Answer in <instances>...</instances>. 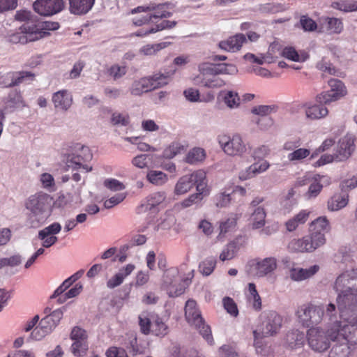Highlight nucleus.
<instances>
[{
  "instance_id": "nucleus-1",
  "label": "nucleus",
  "mask_w": 357,
  "mask_h": 357,
  "mask_svg": "<svg viewBox=\"0 0 357 357\" xmlns=\"http://www.w3.org/2000/svg\"><path fill=\"white\" fill-rule=\"evenodd\" d=\"M342 320L328 322L327 335L331 341L337 344H357V312L351 309L339 310Z\"/></svg>"
},
{
  "instance_id": "nucleus-2",
  "label": "nucleus",
  "mask_w": 357,
  "mask_h": 357,
  "mask_svg": "<svg viewBox=\"0 0 357 357\" xmlns=\"http://www.w3.org/2000/svg\"><path fill=\"white\" fill-rule=\"evenodd\" d=\"M333 287L337 293L336 301L338 310H357V268L340 274L336 278Z\"/></svg>"
},
{
  "instance_id": "nucleus-3",
  "label": "nucleus",
  "mask_w": 357,
  "mask_h": 357,
  "mask_svg": "<svg viewBox=\"0 0 357 357\" xmlns=\"http://www.w3.org/2000/svg\"><path fill=\"white\" fill-rule=\"evenodd\" d=\"M53 204L52 197L47 193L31 195L25 202V207L30 211L27 220L29 226L38 228L44 224L52 214Z\"/></svg>"
},
{
  "instance_id": "nucleus-4",
  "label": "nucleus",
  "mask_w": 357,
  "mask_h": 357,
  "mask_svg": "<svg viewBox=\"0 0 357 357\" xmlns=\"http://www.w3.org/2000/svg\"><path fill=\"white\" fill-rule=\"evenodd\" d=\"M179 269L170 267L166 269L162 275V288L167 291L170 297L179 296L185 292L192 279L194 278V270H190L185 277L181 278Z\"/></svg>"
},
{
  "instance_id": "nucleus-5",
  "label": "nucleus",
  "mask_w": 357,
  "mask_h": 357,
  "mask_svg": "<svg viewBox=\"0 0 357 357\" xmlns=\"http://www.w3.org/2000/svg\"><path fill=\"white\" fill-rule=\"evenodd\" d=\"M174 71L166 73H156L152 76L144 77L133 82L130 93L133 96H141L156 89L167 85L174 75Z\"/></svg>"
},
{
  "instance_id": "nucleus-6",
  "label": "nucleus",
  "mask_w": 357,
  "mask_h": 357,
  "mask_svg": "<svg viewBox=\"0 0 357 357\" xmlns=\"http://www.w3.org/2000/svg\"><path fill=\"white\" fill-rule=\"evenodd\" d=\"M185 317L187 322L198 330L200 335L209 344H213L211 327L205 323L195 300L189 299L185 305Z\"/></svg>"
},
{
  "instance_id": "nucleus-7",
  "label": "nucleus",
  "mask_w": 357,
  "mask_h": 357,
  "mask_svg": "<svg viewBox=\"0 0 357 357\" xmlns=\"http://www.w3.org/2000/svg\"><path fill=\"white\" fill-rule=\"evenodd\" d=\"M72 153H68L66 158V166L73 170L82 169L84 172H89L92 167L87 162L92 160L93 154L88 146L76 144L71 147Z\"/></svg>"
},
{
  "instance_id": "nucleus-8",
  "label": "nucleus",
  "mask_w": 357,
  "mask_h": 357,
  "mask_svg": "<svg viewBox=\"0 0 357 357\" xmlns=\"http://www.w3.org/2000/svg\"><path fill=\"white\" fill-rule=\"evenodd\" d=\"M130 13L139 14L136 22H153L171 16V13L166 5L155 3L139 6L132 9Z\"/></svg>"
},
{
  "instance_id": "nucleus-9",
  "label": "nucleus",
  "mask_w": 357,
  "mask_h": 357,
  "mask_svg": "<svg viewBox=\"0 0 357 357\" xmlns=\"http://www.w3.org/2000/svg\"><path fill=\"white\" fill-rule=\"evenodd\" d=\"M325 234L321 231H312L310 235L302 238L293 239L289 243V248L295 252H312L326 243Z\"/></svg>"
},
{
  "instance_id": "nucleus-10",
  "label": "nucleus",
  "mask_w": 357,
  "mask_h": 357,
  "mask_svg": "<svg viewBox=\"0 0 357 357\" xmlns=\"http://www.w3.org/2000/svg\"><path fill=\"white\" fill-rule=\"evenodd\" d=\"M26 24H24L21 27L20 32L10 34L8 36V40L13 44H25L39 40L50 34L48 31H43V29L38 28L36 24H33L32 26L28 27L25 26Z\"/></svg>"
},
{
  "instance_id": "nucleus-11",
  "label": "nucleus",
  "mask_w": 357,
  "mask_h": 357,
  "mask_svg": "<svg viewBox=\"0 0 357 357\" xmlns=\"http://www.w3.org/2000/svg\"><path fill=\"white\" fill-rule=\"evenodd\" d=\"M296 314L304 326L311 327L321 323L324 314V307L312 304L304 305L298 309Z\"/></svg>"
},
{
  "instance_id": "nucleus-12",
  "label": "nucleus",
  "mask_w": 357,
  "mask_h": 357,
  "mask_svg": "<svg viewBox=\"0 0 357 357\" xmlns=\"http://www.w3.org/2000/svg\"><path fill=\"white\" fill-rule=\"evenodd\" d=\"M307 337L309 347L316 352H324L331 346V340L326 331L320 327H312L309 329L307 333Z\"/></svg>"
},
{
  "instance_id": "nucleus-13",
  "label": "nucleus",
  "mask_w": 357,
  "mask_h": 357,
  "mask_svg": "<svg viewBox=\"0 0 357 357\" xmlns=\"http://www.w3.org/2000/svg\"><path fill=\"white\" fill-rule=\"evenodd\" d=\"M200 70L208 77L204 78V85L208 88H220L223 85V79L219 75L223 72L222 63H206L200 66Z\"/></svg>"
},
{
  "instance_id": "nucleus-14",
  "label": "nucleus",
  "mask_w": 357,
  "mask_h": 357,
  "mask_svg": "<svg viewBox=\"0 0 357 357\" xmlns=\"http://www.w3.org/2000/svg\"><path fill=\"white\" fill-rule=\"evenodd\" d=\"M202 182H206V173L202 170L195 171L178 179L175 185L174 193L178 195H183L190 190L194 185L197 187Z\"/></svg>"
},
{
  "instance_id": "nucleus-15",
  "label": "nucleus",
  "mask_w": 357,
  "mask_h": 357,
  "mask_svg": "<svg viewBox=\"0 0 357 357\" xmlns=\"http://www.w3.org/2000/svg\"><path fill=\"white\" fill-rule=\"evenodd\" d=\"M247 272L249 274L264 277L273 273L277 268V260L275 257H266L263 259H254L248 264Z\"/></svg>"
},
{
  "instance_id": "nucleus-16",
  "label": "nucleus",
  "mask_w": 357,
  "mask_h": 357,
  "mask_svg": "<svg viewBox=\"0 0 357 357\" xmlns=\"http://www.w3.org/2000/svg\"><path fill=\"white\" fill-rule=\"evenodd\" d=\"M33 8L41 16L52 17L64 9L65 2L63 0H36Z\"/></svg>"
},
{
  "instance_id": "nucleus-17",
  "label": "nucleus",
  "mask_w": 357,
  "mask_h": 357,
  "mask_svg": "<svg viewBox=\"0 0 357 357\" xmlns=\"http://www.w3.org/2000/svg\"><path fill=\"white\" fill-rule=\"evenodd\" d=\"M262 317V335L273 336L278 334L282 325V317L275 311H268L263 313Z\"/></svg>"
},
{
  "instance_id": "nucleus-18",
  "label": "nucleus",
  "mask_w": 357,
  "mask_h": 357,
  "mask_svg": "<svg viewBox=\"0 0 357 357\" xmlns=\"http://www.w3.org/2000/svg\"><path fill=\"white\" fill-rule=\"evenodd\" d=\"M328 84L331 87V90L317 95L316 98L317 102L328 104L344 96V87L341 81L332 79L328 81Z\"/></svg>"
},
{
  "instance_id": "nucleus-19",
  "label": "nucleus",
  "mask_w": 357,
  "mask_h": 357,
  "mask_svg": "<svg viewBox=\"0 0 357 357\" xmlns=\"http://www.w3.org/2000/svg\"><path fill=\"white\" fill-rule=\"evenodd\" d=\"M305 334L298 330L288 331L283 340L282 346L288 350H296L303 347L305 342Z\"/></svg>"
},
{
  "instance_id": "nucleus-20",
  "label": "nucleus",
  "mask_w": 357,
  "mask_h": 357,
  "mask_svg": "<svg viewBox=\"0 0 357 357\" xmlns=\"http://www.w3.org/2000/svg\"><path fill=\"white\" fill-rule=\"evenodd\" d=\"M354 151V141L347 137L342 138L337 144L335 152L333 154L335 162L347 160Z\"/></svg>"
},
{
  "instance_id": "nucleus-21",
  "label": "nucleus",
  "mask_w": 357,
  "mask_h": 357,
  "mask_svg": "<svg viewBox=\"0 0 357 357\" xmlns=\"http://www.w3.org/2000/svg\"><path fill=\"white\" fill-rule=\"evenodd\" d=\"M50 312L51 309L46 307L45 313L48 314L43 318L39 323L41 327L45 328L46 332L49 333H51L56 328L63 317V311L61 310H56L52 312Z\"/></svg>"
},
{
  "instance_id": "nucleus-22",
  "label": "nucleus",
  "mask_w": 357,
  "mask_h": 357,
  "mask_svg": "<svg viewBox=\"0 0 357 357\" xmlns=\"http://www.w3.org/2000/svg\"><path fill=\"white\" fill-rule=\"evenodd\" d=\"M245 150V145L242 139L238 135L229 136L227 140L225 142V153L236 156L241 155Z\"/></svg>"
},
{
  "instance_id": "nucleus-23",
  "label": "nucleus",
  "mask_w": 357,
  "mask_h": 357,
  "mask_svg": "<svg viewBox=\"0 0 357 357\" xmlns=\"http://www.w3.org/2000/svg\"><path fill=\"white\" fill-rule=\"evenodd\" d=\"M69 11L75 15H84L93 8L96 0H68Z\"/></svg>"
},
{
  "instance_id": "nucleus-24",
  "label": "nucleus",
  "mask_w": 357,
  "mask_h": 357,
  "mask_svg": "<svg viewBox=\"0 0 357 357\" xmlns=\"http://www.w3.org/2000/svg\"><path fill=\"white\" fill-rule=\"evenodd\" d=\"M52 100L56 109L63 111L68 110L73 103L72 96L67 90H60L54 93Z\"/></svg>"
},
{
  "instance_id": "nucleus-25",
  "label": "nucleus",
  "mask_w": 357,
  "mask_h": 357,
  "mask_svg": "<svg viewBox=\"0 0 357 357\" xmlns=\"http://www.w3.org/2000/svg\"><path fill=\"white\" fill-rule=\"evenodd\" d=\"M349 195L346 192L335 193L327 202V208L330 211H337L347 206Z\"/></svg>"
},
{
  "instance_id": "nucleus-26",
  "label": "nucleus",
  "mask_w": 357,
  "mask_h": 357,
  "mask_svg": "<svg viewBox=\"0 0 357 357\" xmlns=\"http://www.w3.org/2000/svg\"><path fill=\"white\" fill-rule=\"evenodd\" d=\"M323 183L329 184V178L326 176L315 175L310 180V186L306 196L309 199L317 197L323 188Z\"/></svg>"
},
{
  "instance_id": "nucleus-27",
  "label": "nucleus",
  "mask_w": 357,
  "mask_h": 357,
  "mask_svg": "<svg viewBox=\"0 0 357 357\" xmlns=\"http://www.w3.org/2000/svg\"><path fill=\"white\" fill-rule=\"evenodd\" d=\"M197 193L190 195L181 202L183 208L190 207L200 202L205 196L208 195L206 182L199 183L197 186Z\"/></svg>"
},
{
  "instance_id": "nucleus-28",
  "label": "nucleus",
  "mask_w": 357,
  "mask_h": 357,
  "mask_svg": "<svg viewBox=\"0 0 357 357\" xmlns=\"http://www.w3.org/2000/svg\"><path fill=\"white\" fill-rule=\"evenodd\" d=\"M319 270L318 265H313L308 268H292L289 272V277L294 281H301L311 278Z\"/></svg>"
},
{
  "instance_id": "nucleus-29",
  "label": "nucleus",
  "mask_w": 357,
  "mask_h": 357,
  "mask_svg": "<svg viewBox=\"0 0 357 357\" xmlns=\"http://www.w3.org/2000/svg\"><path fill=\"white\" fill-rule=\"evenodd\" d=\"M319 105L306 104L305 107V116L311 120L320 119L326 116L328 114V109L324 106V104L318 102Z\"/></svg>"
},
{
  "instance_id": "nucleus-30",
  "label": "nucleus",
  "mask_w": 357,
  "mask_h": 357,
  "mask_svg": "<svg viewBox=\"0 0 357 357\" xmlns=\"http://www.w3.org/2000/svg\"><path fill=\"white\" fill-rule=\"evenodd\" d=\"M166 199L164 192H155L151 194L146 198V204H142L137 208V213H140L147 209H151L162 204Z\"/></svg>"
},
{
  "instance_id": "nucleus-31",
  "label": "nucleus",
  "mask_w": 357,
  "mask_h": 357,
  "mask_svg": "<svg viewBox=\"0 0 357 357\" xmlns=\"http://www.w3.org/2000/svg\"><path fill=\"white\" fill-rule=\"evenodd\" d=\"M246 41V38L243 33H237L231 36L225 41V51L229 52H238L241 50L243 44Z\"/></svg>"
},
{
  "instance_id": "nucleus-32",
  "label": "nucleus",
  "mask_w": 357,
  "mask_h": 357,
  "mask_svg": "<svg viewBox=\"0 0 357 357\" xmlns=\"http://www.w3.org/2000/svg\"><path fill=\"white\" fill-rule=\"evenodd\" d=\"M269 167V163L265 160H257L246 170V175L240 176L241 179H248L254 177L258 174L265 172Z\"/></svg>"
},
{
  "instance_id": "nucleus-33",
  "label": "nucleus",
  "mask_w": 357,
  "mask_h": 357,
  "mask_svg": "<svg viewBox=\"0 0 357 357\" xmlns=\"http://www.w3.org/2000/svg\"><path fill=\"white\" fill-rule=\"evenodd\" d=\"M266 213L264 207L259 206L254 208L250 217L253 229H259L264 226Z\"/></svg>"
},
{
  "instance_id": "nucleus-34",
  "label": "nucleus",
  "mask_w": 357,
  "mask_h": 357,
  "mask_svg": "<svg viewBox=\"0 0 357 357\" xmlns=\"http://www.w3.org/2000/svg\"><path fill=\"white\" fill-rule=\"evenodd\" d=\"M244 243V239L241 236H237L233 241L229 242L226 249H225V260H230L233 259L241 246Z\"/></svg>"
},
{
  "instance_id": "nucleus-35",
  "label": "nucleus",
  "mask_w": 357,
  "mask_h": 357,
  "mask_svg": "<svg viewBox=\"0 0 357 357\" xmlns=\"http://www.w3.org/2000/svg\"><path fill=\"white\" fill-rule=\"evenodd\" d=\"M84 271H80L71 275L66 279L63 283L54 291L50 298H56L62 294L67 289H68L76 280H77L83 274Z\"/></svg>"
},
{
  "instance_id": "nucleus-36",
  "label": "nucleus",
  "mask_w": 357,
  "mask_h": 357,
  "mask_svg": "<svg viewBox=\"0 0 357 357\" xmlns=\"http://www.w3.org/2000/svg\"><path fill=\"white\" fill-rule=\"evenodd\" d=\"M206 158L204 149L199 147H195L190 150L185 156V161L190 165L202 162Z\"/></svg>"
},
{
  "instance_id": "nucleus-37",
  "label": "nucleus",
  "mask_w": 357,
  "mask_h": 357,
  "mask_svg": "<svg viewBox=\"0 0 357 357\" xmlns=\"http://www.w3.org/2000/svg\"><path fill=\"white\" fill-rule=\"evenodd\" d=\"M350 344H335L329 352L328 357H351Z\"/></svg>"
},
{
  "instance_id": "nucleus-38",
  "label": "nucleus",
  "mask_w": 357,
  "mask_h": 357,
  "mask_svg": "<svg viewBox=\"0 0 357 357\" xmlns=\"http://www.w3.org/2000/svg\"><path fill=\"white\" fill-rule=\"evenodd\" d=\"M147 180L155 185H162L168 181L167 175L162 171L150 170L146 174Z\"/></svg>"
},
{
  "instance_id": "nucleus-39",
  "label": "nucleus",
  "mask_w": 357,
  "mask_h": 357,
  "mask_svg": "<svg viewBox=\"0 0 357 357\" xmlns=\"http://www.w3.org/2000/svg\"><path fill=\"white\" fill-rule=\"evenodd\" d=\"M185 147L179 142H172L163 151V156L165 158L172 159L176 155L181 154L185 151Z\"/></svg>"
},
{
  "instance_id": "nucleus-40",
  "label": "nucleus",
  "mask_w": 357,
  "mask_h": 357,
  "mask_svg": "<svg viewBox=\"0 0 357 357\" xmlns=\"http://www.w3.org/2000/svg\"><path fill=\"white\" fill-rule=\"evenodd\" d=\"M332 7L344 12L357 11V1L354 0H340L333 2Z\"/></svg>"
},
{
  "instance_id": "nucleus-41",
  "label": "nucleus",
  "mask_w": 357,
  "mask_h": 357,
  "mask_svg": "<svg viewBox=\"0 0 357 357\" xmlns=\"http://www.w3.org/2000/svg\"><path fill=\"white\" fill-rule=\"evenodd\" d=\"M168 327L161 318L157 317L152 323L151 333L156 336H165L168 333Z\"/></svg>"
},
{
  "instance_id": "nucleus-42",
  "label": "nucleus",
  "mask_w": 357,
  "mask_h": 357,
  "mask_svg": "<svg viewBox=\"0 0 357 357\" xmlns=\"http://www.w3.org/2000/svg\"><path fill=\"white\" fill-rule=\"evenodd\" d=\"M248 291V300L252 303V307L257 310H260L261 308V301L254 283H249Z\"/></svg>"
},
{
  "instance_id": "nucleus-43",
  "label": "nucleus",
  "mask_w": 357,
  "mask_h": 357,
  "mask_svg": "<svg viewBox=\"0 0 357 357\" xmlns=\"http://www.w3.org/2000/svg\"><path fill=\"white\" fill-rule=\"evenodd\" d=\"M73 354L76 357H82L85 356L89 349L88 341L74 342L70 347Z\"/></svg>"
},
{
  "instance_id": "nucleus-44",
  "label": "nucleus",
  "mask_w": 357,
  "mask_h": 357,
  "mask_svg": "<svg viewBox=\"0 0 357 357\" xmlns=\"http://www.w3.org/2000/svg\"><path fill=\"white\" fill-rule=\"evenodd\" d=\"M215 265V259L213 257H208L199 264V271L202 275L208 276L213 273Z\"/></svg>"
},
{
  "instance_id": "nucleus-45",
  "label": "nucleus",
  "mask_w": 357,
  "mask_h": 357,
  "mask_svg": "<svg viewBox=\"0 0 357 357\" xmlns=\"http://www.w3.org/2000/svg\"><path fill=\"white\" fill-rule=\"evenodd\" d=\"M312 231L327 232L330 230V225L326 217H319L311 224Z\"/></svg>"
},
{
  "instance_id": "nucleus-46",
  "label": "nucleus",
  "mask_w": 357,
  "mask_h": 357,
  "mask_svg": "<svg viewBox=\"0 0 357 357\" xmlns=\"http://www.w3.org/2000/svg\"><path fill=\"white\" fill-rule=\"evenodd\" d=\"M278 111V106L275 105H258L252 109V113L262 117H265L272 113H275Z\"/></svg>"
},
{
  "instance_id": "nucleus-47",
  "label": "nucleus",
  "mask_w": 357,
  "mask_h": 357,
  "mask_svg": "<svg viewBox=\"0 0 357 357\" xmlns=\"http://www.w3.org/2000/svg\"><path fill=\"white\" fill-rule=\"evenodd\" d=\"M35 75L31 72L21 71L13 74L11 86L18 85L26 79L33 80Z\"/></svg>"
},
{
  "instance_id": "nucleus-48",
  "label": "nucleus",
  "mask_w": 357,
  "mask_h": 357,
  "mask_svg": "<svg viewBox=\"0 0 357 357\" xmlns=\"http://www.w3.org/2000/svg\"><path fill=\"white\" fill-rule=\"evenodd\" d=\"M342 30V24H319V33L331 35L333 33H340Z\"/></svg>"
},
{
  "instance_id": "nucleus-49",
  "label": "nucleus",
  "mask_w": 357,
  "mask_h": 357,
  "mask_svg": "<svg viewBox=\"0 0 357 357\" xmlns=\"http://www.w3.org/2000/svg\"><path fill=\"white\" fill-rule=\"evenodd\" d=\"M240 102L241 99L236 92L229 91L225 96V104L230 109L237 108Z\"/></svg>"
},
{
  "instance_id": "nucleus-50",
  "label": "nucleus",
  "mask_w": 357,
  "mask_h": 357,
  "mask_svg": "<svg viewBox=\"0 0 357 357\" xmlns=\"http://www.w3.org/2000/svg\"><path fill=\"white\" fill-rule=\"evenodd\" d=\"M127 73V68L126 66H119L118 64H114L110 66L107 70V73L114 79L116 80L120 79Z\"/></svg>"
},
{
  "instance_id": "nucleus-51",
  "label": "nucleus",
  "mask_w": 357,
  "mask_h": 357,
  "mask_svg": "<svg viewBox=\"0 0 357 357\" xmlns=\"http://www.w3.org/2000/svg\"><path fill=\"white\" fill-rule=\"evenodd\" d=\"M61 229V226L58 222H54L45 227V229L40 230L38 233L39 238H45L50 235H54L59 234Z\"/></svg>"
},
{
  "instance_id": "nucleus-52",
  "label": "nucleus",
  "mask_w": 357,
  "mask_h": 357,
  "mask_svg": "<svg viewBox=\"0 0 357 357\" xmlns=\"http://www.w3.org/2000/svg\"><path fill=\"white\" fill-rule=\"evenodd\" d=\"M82 286L79 284H76L73 288L68 290L64 294H61L58 297V303H63L66 301L67 299L75 297L81 292Z\"/></svg>"
},
{
  "instance_id": "nucleus-53",
  "label": "nucleus",
  "mask_w": 357,
  "mask_h": 357,
  "mask_svg": "<svg viewBox=\"0 0 357 357\" xmlns=\"http://www.w3.org/2000/svg\"><path fill=\"white\" fill-rule=\"evenodd\" d=\"M310 153V151L309 149L300 148L289 153L287 158L291 162L300 161L307 157Z\"/></svg>"
},
{
  "instance_id": "nucleus-54",
  "label": "nucleus",
  "mask_w": 357,
  "mask_h": 357,
  "mask_svg": "<svg viewBox=\"0 0 357 357\" xmlns=\"http://www.w3.org/2000/svg\"><path fill=\"white\" fill-rule=\"evenodd\" d=\"M139 325L143 334L148 335L151 332L152 323L146 314L139 316Z\"/></svg>"
},
{
  "instance_id": "nucleus-55",
  "label": "nucleus",
  "mask_w": 357,
  "mask_h": 357,
  "mask_svg": "<svg viewBox=\"0 0 357 357\" xmlns=\"http://www.w3.org/2000/svg\"><path fill=\"white\" fill-rule=\"evenodd\" d=\"M225 310L233 317L238 315V309L236 303L229 297H225Z\"/></svg>"
},
{
  "instance_id": "nucleus-56",
  "label": "nucleus",
  "mask_w": 357,
  "mask_h": 357,
  "mask_svg": "<svg viewBox=\"0 0 357 357\" xmlns=\"http://www.w3.org/2000/svg\"><path fill=\"white\" fill-rule=\"evenodd\" d=\"M165 47H166V43H160L157 44L144 45L142 47L140 51L145 55H151Z\"/></svg>"
},
{
  "instance_id": "nucleus-57",
  "label": "nucleus",
  "mask_w": 357,
  "mask_h": 357,
  "mask_svg": "<svg viewBox=\"0 0 357 357\" xmlns=\"http://www.w3.org/2000/svg\"><path fill=\"white\" fill-rule=\"evenodd\" d=\"M70 338L74 342L76 341H86L87 340L88 335L86 331L80 327L75 326L73 328L70 333Z\"/></svg>"
},
{
  "instance_id": "nucleus-58",
  "label": "nucleus",
  "mask_w": 357,
  "mask_h": 357,
  "mask_svg": "<svg viewBox=\"0 0 357 357\" xmlns=\"http://www.w3.org/2000/svg\"><path fill=\"white\" fill-rule=\"evenodd\" d=\"M126 141H128L132 144H135L137 145V149L141 151H155V149L154 148H152L149 144L139 142V137H128L125 138Z\"/></svg>"
},
{
  "instance_id": "nucleus-59",
  "label": "nucleus",
  "mask_w": 357,
  "mask_h": 357,
  "mask_svg": "<svg viewBox=\"0 0 357 357\" xmlns=\"http://www.w3.org/2000/svg\"><path fill=\"white\" fill-rule=\"evenodd\" d=\"M282 56L294 61H303L305 59H301L296 50L292 47H287L282 52Z\"/></svg>"
},
{
  "instance_id": "nucleus-60",
  "label": "nucleus",
  "mask_w": 357,
  "mask_h": 357,
  "mask_svg": "<svg viewBox=\"0 0 357 357\" xmlns=\"http://www.w3.org/2000/svg\"><path fill=\"white\" fill-rule=\"evenodd\" d=\"M111 122L113 125L127 126L129 123V116L114 112L112 116Z\"/></svg>"
},
{
  "instance_id": "nucleus-61",
  "label": "nucleus",
  "mask_w": 357,
  "mask_h": 357,
  "mask_svg": "<svg viewBox=\"0 0 357 357\" xmlns=\"http://www.w3.org/2000/svg\"><path fill=\"white\" fill-rule=\"evenodd\" d=\"M33 14L31 11L27 10H17L15 15V20L23 22H33Z\"/></svg>"
},
{
  "instance_id": "nucleus-62",
  "label": "nucleus",
  "mask_w": 357,
  "mask_h": 357,
  "mask_svg": "<svg viewBox=\"0 0 357 357\" xmlns=\"http://www.w3.org/2000/svg\"><path fill=\"white\" fill-rule=\"evenodd\" d=\"M126 198V195L124 193H119L112 197L109 199H107L104 202V206L106 208H111L113 206L119 204Z\"/></svg>"
},
{
  "instance_id": "nucleus-63",
  "label": "nucleus",
  "mask_w": 357,
  "mask_h": 357,
  "mask_svg": "<svg viewBox=\"0 0 357 357\" xmlns=\"http://www.w3.org/2000/svg\"><path fill=\"white\" fill-rule=\"evenodd\" d=\"M149 160V155L141 154L135 157L132 160V163L134 166L142 169L147 166Z\"/></svg>"
},
{
  "instance_id": "nucleus-64",
  "label": "nucleus",
  "mask_w": 357,
  "mask_h": 357,
  "mask_svg": "<svg viewBox=\"0 0 357 357\" xmlns=\"http://www.w3.org/2000/svg\"><path fill=\"white\" fill-rule=\"evenodd\" d=\"M107 357H128L123 349L116 347H112L106 351Z\"/></svg>"
}]
</instances>
